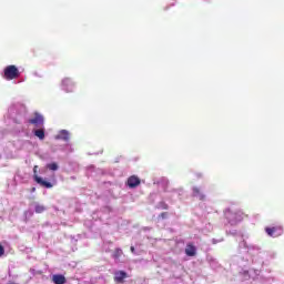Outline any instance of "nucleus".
Returning <instances> with one entry per match:
<instances>
[{"label":"nucleus","instance_id":"4","mask_svg":"<svg viewBox=\"0 0 284 284\" xmlns=\"http://www.w3.org/2000/svg\"><path fill=\"white\" fill-rule=\"evenodd\" d=\"M266 234L272 236L273 239H277V236L283 235V226H273V227H265Z\"/></svg>","mask_w":284,"mask_h":284},{"label":"nucleus","instance_id":"18","mask_svg":"<svg viewBox=\"0 0 284 284\" xmlns=\"http://www.w3.org/2000/svg\"><path fill=\"white\" fill-rule=\"evenodd\" d=\"M6 254V248L0 244V258Z\"/></svg>","mask_w":284,"mask_h":284},{"label":"nucleus","instance_id":"8","mask_svg":"<svg viewBox=\"0 0 284 284\" xmlns=\"http://www.w3.org/2000/svg\"><path fill=\"white\" fill-rule=\"evenodd\" d=\"M186 256H196V246L193 244H187L185 248Z\"/></svg>","mask_w":284,"mask_h":284},{"label":"nucleus","instance_id":"9","mask_svg":"<svg viewBox=\"0 0 284 284\" xmlns=\"http://www.w3.org/2000/svg\"><path fill=\"white\" fill-rule=\"evenodd\" d=\"M55 139H60L61 141H70V132L62 130L59 132Z\"/></svg>","mask_w":284,"mask_h":284},{"label":"nucleus","instance_id":"12","mask_svg":"<svg viewBox=\"0 0 284 284\" xmlns=\"http://www.w3.org/2000/svg\"><path fill=\"white\" fill-rule=\"evenodd\" d=\"M193 194H194V196H199L200 201H203V199H205V195H203L201 193V189H199V187L193 189Z\"/></svg>","mask_w":284,"mask_h":284},{"label":"nucleus","instance_id":"17","mask_svg":"<svg viewBox=\"0 0 284 284\" xmlns=\"http://www.w3.org/2000/svg\"><path fill=\"white\" fill-rule=\"evenodd\" d=\"M168 216H170V213H168V212H162V213L159 215V219H162V220L164 221L165 219H168Z\"/></svg>","mask_w":284,"mask_h":284},{"label":"nucleus","instance_id":"10","mask_svg":"<svg viewBox=\"0 0 284 284\" xmlns=\"http://www.w3.org/2000/svg\"><path fill=\"white\" fill-rule=\"evenodd\" d=\"M52 281L55 284H65V276L61 275V274H55L52 276Z\"/></svg>","mask_w":284,"mask_h":284},{"label":"nucleus","instance_id":"5","mask_svg":"<svg viewBox=\"0 0 284 284\" xmlns=\"http://www.w3.org/2000/svg\"><path fill=\"white\" fill-rule=\"evenodd\" d=\"M125 278H128V273L125 271H115L113 281L116 284H123L125 283Z\"/></svg>","mask_w":284,"mask_h":284},{"label":"nucleus","instance_id":"3","mask_svg":"<svg viewBox=\"0 0 284 284\" xmlns=\"http://www.w3.org/2000/svg\"><path fill=\"white\" fill-rule=\"evenodd\" d=\"M28 123L34 125L36 128H41L44 123L43 115H41L39 112H36L33 118L29 119Z\"/></svg>","mask_w":284,"mask_h":284},{"label":"nucleus","instance_id":"15","mask_svg":"<svg viewBox=\"0 0 284 284\" xmlns=\"http://www.w3.org/2000/svg\"><path fill=\"white\" fill-rule=\"evenodd\" d=\"M44 211H45L44 205H41V204L36 205V214H43Z\"/></svg>","mask_w":284,"mask_h":284},{"label":"nucleus","instance_id":"11","mask_svg":"<svg viewBox=\"0 0 284 284\" xmlns=\"http://www.w3.org/2000/svg\"><path fill=\"white\" fill-rule=\"evenodd\" d=\"M34 136L40 139V141H43L45 139V130L44 129H37L33 131Z\"/></svg>","mask_w":284,"mask_h":284},{"label":"nucleus","instance_id":"13","mask_svg":"<svg viewBox=\"0 0 284 284\" xmlns=\"http://www.w3.org/2000/svg\"><path fill=\"white\" fill-rule=\"evenodd\" d=\"M121 256H123V250L115 248L114 252H113L112 257L115 258V260H119V258H121Z\"/></svg>","mask_w":284,"mask_h":284},{"label":"nucleus","instance_id":"1","mask_svg":"<svg viewBox=\"0 0 284 284\" xmlns=\"http://www.w3.org/2000/svg\"><path fill=\"white\" fill-rule=\"evenodd\" d=\"M19 77H21V72H19V69L17 68V65L11 64V65H8V67L4 69V75H3V78H4L7 81H12V80H14V79H19Z\"/></svg>","mask_w":284,"mask_h":284},{"label":"nucleus","instance_id":"14","mask_svg":"<svg viewBox=\"0 0 284 284\" xmlns=\"http://www.w3.org/2000/svg\"><path fill=\"white\" fill-rule=\"evenodd\" d=\"M48 170H51L52 172H57L59 170V164L57 162L50 163L47 165Z\"/></svg>","mask_w":284,"mask_h":284},{"label":"nucleus","instance_id":"7","mask_svg":"<svg viewBox=\"0 0 284 284\" xmlns=\"http://www.w3.org/2000/svg\"><path fill=\"white\" fill-rule=\"evenodd\" d=\"M126 185L131 189L139 187L141 185V179L136 175H131L126 181Z\"/></svg>","mask_w":284,"mask_h":284},{"label":"nucleus","instance_id":"16","mask_svg":"<svg viewBox=\"0 0 284 284\" xmlns=\"http://www.w3.org/2000/svg\"><path fill=\"white\" fill-rule=\"evenodd\" d=\"M158 210H170V205L165 202H159Z\"/></svg>","mask_w":284,"mask_h":284},{"label":"nucleus","instance_id":"2","mask_svg":"<svg viewBox=\"0 0 284 284\" xmlns=\"http://www.w3.org/2000/svg\"><path fill=\"white\" fill-rule=\"evenodd\" d=\"M33 181H36V183H38V185H41V187H47V190L54 187V184H52L51 182L45 181L41 176H39V166L38 165L33 166Z\"/></svg>","mask_w":284,"mask_h":284},{"label":"nucleus","instance_id":"20","mask_svg":"<svg viewBox=\"0 0 284 284\" xmlns=\"http://www.w3.org/2000/svg\"><path fill=\"white\" fill-rule=\"evenodd\" d=\"M31 192H37V187H32V189H31Z\"/></svg>","mask_w":284,"mask_h":284},{"label":"nucleus","instance_id":"6","mask_svg":"<svg viewBox=\"0 0 284 284\" xmlns=\"http://www.w3.org/2000/svg\"><path fill=\"white\" fill-rule=\"evenodd\" d=\"M62 88L65 92H74V82L70 78H64L62 80Z\"/></svg>","mask_w":284,"mask_h":284},{"label":"nucleus","instance_id":"19","mask_svg":"<svg viewBox=\"0 0 284 284\" xmlns=\"http://www.w3.org/2000/svg\"><path fill=\"white\" fill-rule=\"evenodd\" d=\"M131 252H132V254H134V252H135L134 246H131Z\"/></svg>","mask_w":284,"mask_h":284}]
</instances>
